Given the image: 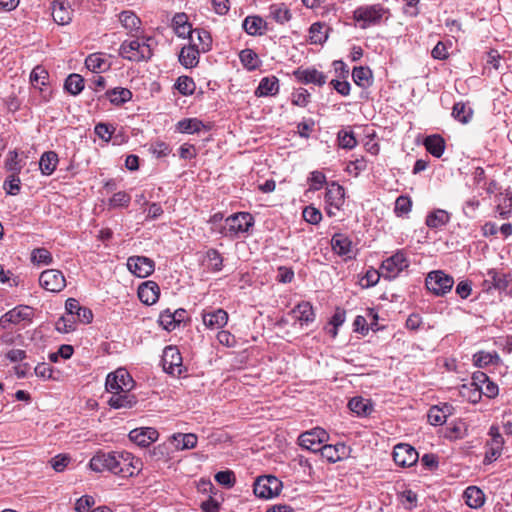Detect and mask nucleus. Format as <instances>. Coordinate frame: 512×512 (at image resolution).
Here are the masks:
<instances>
[{
  "mask_svg": "<svg viewBox=\"0 0 512 512\" xmlns=\"http://www.w3.org/2000/svg\"><path fill=\"white\" fill-rule=\"evenodd\" d=\"M142 462L127 451H97L89 461L92 471L110 472L121 477H132L142 470Z\"/></svg>",
  "mask_w": 512,
  "mask_h": 512,
  "instance_id": "f257e3e1",
  "label": "nucleus"
},
{
  "mask_svg": "<svg viewBox=\"0 0 512 512\" xmlns=\"http://www.w3.org/2000/svg\"><path fill=\"white\" fill-rule=\"evenodd\" d=\"M388 15L389 10L380 4L361 6L354 10V26L359 25L365 29L378 25L383 18L387 19Z\"/></svg>",
  "mask_w": 512,
  "mask_h": 512,
  "instance_id": "f03ea898",
  "label": "nucleus"
},
{
  "mask_svg": "<svg viewBox=\"0 0 512 512\" xmlns=\"http://www.w3.org/2000/svg\"><path fill=\"white\" fill-rule=\"evenodd\" d=\"M254 225V218L248 212H239L230 215L225 220V226L223 228V234L228 237L236 238L240 234L248 232V230Z\"/></svg>",
  "mask_w": 512,
  "mask_h": 512,
  "instance_id": "7ed1b4c3",
  "label": "nucleus"
},
{
  "mask_svg": "<svg viewBox=\"0 0 512 512\" xmlns=\"http://www.w3.org/2000/svg\"><path fill=\"white\" fill-rule=\"evenodd\" d=\"M120 55L127 60L139 62L150 59L152 50L149 44L136 39L124 41L120 46Z\"/></svg>",
  "mask_w": 512,
  "mask_h": 512,
  "instance_id": "20e7f679",
  "label": "nucleus"
},
{
  "mask_svg": "<svg viewBox=\"0 0 512 512\" xmlns=\"http://www.w3.org/2000/svg\"><path fill=\"white\" fill-rule=\"evenodd\" d=\"M282 488V482L275 476H261L254 483V494L262 499L277 496Z\"/></svg>",
  "mask_w": 512,
  "mask_h": 512,
  "instance_id": "39448f33",
  "label": "nucleus"
},
{
  "mask_svg": "<svg viewBox=\"0 0 512 512\" xmlns=\"http://www.w3.org/2000/svg\"><path fill=\"white\" fill-rule=\"evenodd\" d=\"M329 436L327 432L320 428L316 427L309 431L302 433L299 436V445L312 452H321L324 445L323 443L328 440Z\"/></svg>",
  "mask_w": 512,
  "mask_h": 512,
  "instance_id": "423d86ee",
  "label": "nucleus"
},
{
  "mask_svg": "<svg viewBox=\"0 0 512 512\" xmlns=\"http://www.w3.org/2000/svg\"><path fill=\"white\" fill-rule=\"evenodd\" d=\"M409 266L408 260L402 251H398L382 262L381 274L385 279H394L400 272Z\"/></svg>",
  "mask_w": 512,
  "mask_h": 512,
  "instance_id": "0eeeda50",
  "label": "nucleus"
},
{
  "mask_svg": "<svg viewBox=\"0 0 512 512\" xmlns=\"http://www.w3.org/2000/svg\"><path fill=\"white\" fill-rule=\"evenodd\" d=\"M471 385L475 387L478 399L481 397V394L488 398H495L499 393L498 385L491 381L487 374L482 371L473 373Z\"/></svg>",
  "mask_w": 512,
  "mask_h": 512,
  "instance_id": "6e6552de",
  "label": "nucleus"
},
{
  "mask_svg": "<svg viewBox=\"0 0 512 512\" xmlns=\"http://www.w3.org/2000/svg\"><path fill=\"white\" fill-rule=\"evenodd\" d=\"M419 454L416 449L406 443H399L394 446L393 460L400 467H411L417 463Z\"/></svg>",
  "mask_w": 512,
  "mask_h": 512,
  "instance_id": "1a4fd4ad",
  "label": "nucleus"
},
{
  "mask_svg": "<svg viewBox=\"0 0 512 512\" xmlns=\"http://www.w3.org/2000/svg\"><path fill=\"white\" fill-rule=\"evenodd\" d=\"M33 308L26 305H19L6 312L0 318V326L6 329L10 324H19L23 321H31Z\"/></svg>",
  "mask_w": 512,
  "mask_h": 512,
  "instance_id": "9d476101",
  "label": "nucleus"
},
{
  "mask_svg": "<svg viewBox=\"0 0 512 512\" xmlns=\"http://www.w3.org/2000/svg\"><path fill=\"white\" fill-rule=\"evenodd\" d=\"M134 381L125 369H117L115 372L108 374L106 378V390L114 392V390H131Z\"/></svg>",
  "mask_w": 512,
  "mask_h": 512,
  "instance_id": "9b49d317",
  "label": "nucleus"
},
{
  "mask_svg": "<svg viewBox=\"0 0 512 512\" xmlns=\"http://www.w3.org/2000/svg\"><path fill=\"white\" fill-rule=\"evenodd\" d=\"M162 363L165 372L171 375H181L182 356L176 347L168 346L164 349Z\"/></svg>",
  "mask_w": 512,
  "mask_h": 512,
  "instance_id": "f8f14e48",
  "label": "nucleus"
},
{
  "mask_svg": "<svg viewBox=\"0 0 512 512\" xmlns=\"http://www.w3.org/2000/svg\"><path fill=\"white\" fill-rule=\"evenodd\" d=\"M129 271L139 278L148 277L154 271V261L145 256H131L127 260Z\"/></svg>",
  "mask_w": 512,
  "mask_h": 512,
  "instance_id": "ddd939ff",
  "label": "nucleus"
},
{
  "mask_svg": "<svg viewBox=\"0 0 512 512\" xmlns=\"http://www.w3.org/2000/svg\"><path fill=\"white\" fill-rule=\"evenodd\" d=\"M378 313L373 308H367L366 315H358L354 319V332L366 335L369 329L378 330Z\"/></svg>",
  "mask_w": 512,
  "mask_h": 512,
  "instance_id": "4468645a",
  "label": "nucleus"
},
{
  "mask_svg": "<svg viewBox=\"0 0 512 512\" xmlns=\"http://www.w3.org/2000/svg\"><path fill=\"white\" fill-rule=\"evenodd\" d=\"M128 436L138 446L147 447L158 439L159 433L155 428L142 427L133 429Z\"/></svg>",
  "mask_w": 512,
  "mask_h": 512,
  "instance_id": "2eb2a0df",
  "label": "nucleus"
},
{
  "mask_svg": "<svg viewBox=\"0 0 512 512\" xmlns=\"http://www.w3.org/2000/svg\"><path fill=\"white\" fill-rule=\"evenodd\" d=\"M41 288H65L66 280L60 270L48 269L39 276Z\"/></svg>",
  "mask_w": 512,
  "mask_h": 512,
  "instance_id": "dca6fc26",
  "label": "nucleus"
},
{
  "mask_svg": "<svg viewBox=\"0 0 512 512\" xmlns=\"http://www.w3.org/2000/svg\"><path fill=\"white\" fill-rule=\"evenodd\" d=\"M51 15L57 24L67 25L72 20L73 10L65 1L55 0L51 4Z\"/></svg>",
  "mask_w": 512,
  "mask_h": 512,
  "instance_id": "f3484780",
  "label": "nucleus"
},
{
  "mask_svg": "<svg viewBox=\"0 0 512 512\" xmlns=\"http://www.w3.org/2000/svg\"><path fill=\"white\" fill-rule=\"evenodd\" d=\"M454 279L443 270H434L428 273L425 279V288H453Z\"/></svg>",
  "mask_w": 512,
  "mask_h": 512,
  "instance_id": "a211bd4d",
  "label": "nucleus"
},
{
  "mask_svg": "<svg viewBox=\"0 0 512 512\" xmlns=\"http://www.w3.org/2000/svg\"><path fill=\"white\" fill-rule=\"evenodd\" d=\"M66 311L73 315L79 322L89 324L93 320V313L89 308L82 307L78 300L69 298L65 303Z\"/></svg>",
  "mask_w": 512,
  "mask_h": 512,
  "instance_id": "6ab92c4d",
  "label": "nucleus"
},
{
  "mask_svg": "<svg viewBox=\"0 0 512 512\" xmlns=\"http://www.w3.org/2000/svg\"><path fill=\"white\" fill-rule=\"evenodd\" d=\"M373 83V74L369 67H354V84L362 88L360 97L366 99L368 97L367 89Z\"/></svg>",
  "mask_w": 512,
  "mask_h": 512,
  "instance_id": "aec40b11",
  "label": "nucleus"
},
{
  "mask_svg": "<svg viewBox=\"0 0 512 512\" xmlns=\"http://www.w3.org/2000/svg\"><path fill=\"white\" fill-rule=\"evenodd\" d=\"M110 393L112 396L110 397L108 403L115 409L131 408L137 402L135 395L131 394L130 390H114V392Z\"/></svg>",
  "mask_w": 512,
  "mask_h": 512,
  "instance_id": "412c9836",
  "label": "nucleus"
},
{
  "mask_svg": "<svg viewBox=\"0 0 512 512\" xmlns=\"http://www.w3.org/2000/svg\"><path fill=\"white\" fill-rule=\"evenodd\" d=\"M48 78V72L41 66H36L30 74V82L32 86L40 90L45 101H49L51 97V91L42 88V86L47 84Z\"/></svg>",
  "mask_w": 512,
  "mask_h": 512,
  "instance_id": "4be33fe9",
  "label": "nucleus"
},
{
  "mask_svg": "<svg viewBox=\"0 0 512 512\" xmlns=\"http://www.w3.org/2000/svg\"><path fill=\"white\" fill-rule=\"evenodd\" d=\"M351 447L343 443L336 445H324L321 455L330 462L340 461L350 455Z\"/></svg>",
  "mask_w": 512,
  "mask_h": 512,
  "instance_id": "5701e85b",
  "label": "nucleus"
},
{
  "mask_svg": "<svg viewBox=\"0 0 512 512\" xmlns=\"http://www.w3.org/2000/svg\"><path fill=\"white\" fill-rule=\"evenodd\" d=\"M293 319L300 324V326L308 325L315 320V314L312 305L309 302H301L291 311Z\"/></svg>",
  "mask_w": 512,
  "mask_h": 512,
  "instance_id": "b1692460",
  "label": "nucleus"
},
{
  "mask_svg": "<svg viewBox=\"0 0 512 512\" xmlns=\"http://www.w3.org/2000/svg\"><path fill=\"white\" fill-rule=\"evenodd\" d=\"M190 45L188 47H183L179 54V61L186 68L194 67L198 64V57L200 49L197 48L196 41L189 40Z\"/></svg>",
  "mask_w": 512,
  "mask_h": 512,
  "instance_id": "393cba45",
  "label": "nucleus"
},
{
  "mask_svg": "<svg viewBox=\"0 0 512 512\" xmlns=\"http://www.w3.org/2000/svg\"><path fill=\"white\" fill-rule=\"evenodd\" d=\"M228 321V314L223 309L208 312L203 314V323L206 327L211 329H219L226 325Z\"/></svg>",
  "mask_w": 512,
  "mask_h": 512,
  "instance_id": "a878e982",
  "label": "nucleus"
},
{
  "mask_svg": "<svg viewBox=\"0 0 512 512\" xmlns=\"http://www.w3.org/2000/svg\"><path fill=\"white\" fill-rule=\"evenodd\" d=\"M172 24L178 37L185 38L188 36L189 40H193L192 28L188 23V17L185 13L175 14L172 19Z\"/></svg>",
  "mask_w": 512,
  "mask_h": 512,
  "instance_id": "bb28decb",
  "label": "nucleus"
},
{
  "mask_svg": "<svg viewBox=\"0 0 512 512\" xmlns=\"http://www.w3.org/2000/svg\"><path fill=\"white\" fill-rule=\"evenodd\" d=\"M466 504L473 509H478L483 506L485 502V495L483 491L476 486H469L463 493Z\"/></svg>",
  "mask_w": 512,
  "mask_h": 512,
  "instance_id": "cd10ccee",
  "label": "nucleus"
},
{
  "mask_svg": "<svg viewBox=\"0 0 512 512\" xmlns=\"http://www.w3.org/2000/svg\"><path fill=\"white\" fill-rule=\"evenodd\" d=\"M242 26L247 34L256 36L264 34L266 22L260 16H247Z\"/></svg>",
  "mask_w": 512,
  "mask_h": 512,
  "instance_id": "c85d7f7f",
  "label": "nucleus"
},
{
  "mask_svg": "<svg viewBox=\"0 0 512 512\" xmlns=\"http://www.w3.org/2000/svg\"><path fill=\"white\" fill-rule=\"evenodd\" d=\"M295 76L305 84L313 83L321 86L326 82L324 74L316 69H298L295 72Z\"/></svg>",
  "mask_w": 512,
  "mask_h": 512,
  "instance_id": "c756f323",
  "label": "nucleus"
},
{
  "mask_svg": "<svg viewBox=\"0 0 512 512\" xmlns=\"http://www.w3.org/2000/svg\"><path fill=\"white\" fill-rule=\"evenodd\" d=\"M375 411L371 399L362 396H354V415L358 417H369Z\"/></svg>",
  "mask_w": 512,
  "mask_h": 512,
  "instance_id": "7c9ffc66",
  "label": "nucleus"
},
{
  "mask_svg": "<svg viewBox=\"0 0 512 512\" xmlns=\"http://www.w3.org/2000/svg\"><path fill=\"white\" fill-rule=\"evenodd\" d=\"M172 444L177 450L193 449L197 445V436L193 433L174 434L172 436Z\"/></svg>",
  "mask_w": 512,
  "mask_h": 512,
  "instance_id": "2f4dec72",
  "label": "nucleus"
},
{
  "mask_svg": "<svg viewBox=\"0 0 512 512\" xmlns=\"http://www.w3.org/2000/svg\"><path fill=\"white\" fill-rule=\"evenodd\" d=\"M279 83L278 79L274 76L272 77H264L257 87L255 94L256 96H269L274 95L278 92Z\"/></svg>",
  "mask_w": 512,
  "mask_h": 512,
  "instance_id": "473e14b6",
  "label": "nucleus"
},
{
  "mask_svg": "<svg viewBox=\"0 0 512 512\" xmlns=\"http://www.w3.org/2000/svg\"><path fill=\"white\" fill-rule=\"evenodd\" d=\"M326 201L339 208L344 203V189L339 184L333 182L328 185L326 192Z\"/></svg>",
  "mask_w": 512,
  "mask_h": 512,
  "instance_id": "72a5a7b5",
  "label": "nucleus"
},
{
  "mask_svg": "<svg viewBox=\"0 0 512 512\" xmlns=\"http://www.w3.org/2000/svg\"><path fill=\"white\" fill-rule=\"evenodd\" d=\"M424 145L427 151L437 158L442 156L445 149L444 139L440 135L428 136L424 141Z\"/></svg>",
  "mask_w": 512,
  "mask_h": 512,
  "instance_id": "f704fd0d",
  "label": "nucleus"
},
{
  "mask_svg": "<svg viewBox=\"0 0 512 512\" xmlns=\"http://www.w3.org/2000/svg\"><path fill=\"white\" fill-rule=\"evenodd\" d=\"M85 66L94 73H101L110 67V64L99 53L90 54L85 60Z\"/></svg>",
  "mask_w": 512,
  "mask_h": 512,
  "instance_id": "c9c22d12",
  "label": "nucleus"
},
{
  "mask_svg": "<svg viewBox=\"0 0 512 512\" xmlns=\"http://www.w3.org/2000/svg\"><path fill=\"white\" fill-rule=\"evenodd\" d=\"M58 156L54 151L45 152L39 161V168L44 175H51L57 166Z\"/></svg>",
  "mask_w": 512,
  "mask_h": 512,
  "instance_id": "e433bc0d",
  "label": "nucleus"
},
{
  "mask_svg": "<svg viewBox=\"0 0 512 512\" xmlns=\"http://www.w3.org/2000/svg\"><path fill=\"white\" fill-rule=\"evenodd\" d=\"M105 96L110 100V102L114 105H122L132 98V92L127 88H114L108 90L105 93Z\"/></svg>",
  "mask_w": 512,
  "mask_h": 512,
  "instance_id": "4c0bfd02",
  "label": "nucleus"
},
{
  "mask_svg": "<svg viewBox=\"0 0 512 512\" xmlns=\"http://www.w3.org/2000/svg\"><path fill=\"white\" fill-rule=\"evenodd\" d=\"M331 245L335 253L346 256L350 252L352 241L345 235L336 233L332 237Z\"/></svg>",
  "mask_w": 512,
  "mask_h": 512,
  "instance_id": "58836bf2",
  "label": "nucleus"
},
{
  "mask_svg": "<svg viewBox=\"0 0 512 512\" xmlns=\"http://www.w3.org/2000/svg\"><path fill=\"white\" fill-rule=\"evenodd\" d=\"M65 90L71 95H78L84 89V78L76 73L70 74L64 83Z\"/></svg>",
  "mask_w": 512,
  "mask_h": 512,
  "instance_id": "ea45409f",
  "label": "nucleus"
},
{
  "mask_svg": "<svg viewBox=\"0 0 512 512\" xmlns=\"http://www.w3.org/2000/svg\"><path fill=\"white\" fill-rule=\"evenodd\" d=\"M204 127V123L197 118H187L177 123V130L187 134L198 133Z\"/></svg>",
  "mask_w": 512,
  "mask_h": 512,
  "instance_id": "a19ab883",
  "label": "nucleus"
},
{
  "mask_svg": "<svg viewBox=\"0 0 512 512\" xmlns=\"http://www.w3.org/2000/svg\"><path fill=\"white\" fill-rule=\"evenodd\" d=\"M328 29L320 22L313 23L309 29V39L312 44H323L328 37Z\"/></svg>",
  "mask_w": 512,
  "mask_h": 512,
  "instance_id": "79ce46f5",
  "label": "nucleus"
},
{
  "mask_svg": "<svg viewBox=\"0 0 512 512\" xmlns=\"http://www.w3.org/2000/svg\"><path fill=\"white\" fill-rule=\"evenodd\" d=\"M119 21L130 32L139 30L141 24L140 18L132 11L121 12L119 14Z\"/></svg>",
  "mask_w": 512,
  "mask_h": 512,
  "instance_id": "37998d69",
  "label": "nucleus"
},
{
  "mask_svg": "<svg viewBox=\"0 0 512 512\" xmlns=\"http://www.w3.org/2000/svg\"><path fill=\"white\" fill-rule=\"evenodd\" d=\"M474 364L477 367H486L490 364H499L501 359L496 352L490 353L485 351H480L473 356Z\"/></svg>",
  "mask_w": 512,
  "mask_h": 512,
  "instance_id": "c03bdc74",
  "label": "nucleus"
},
{
  "mask_svg": "<svg viewBox=\"0 0 512 512\" xmlns=\"http://www.w3.org/2000/svg\"><path fill=\"white\" fill-rule=\"evenodd\" d=\"M192 33L193 39L197 43V48H199L201 52L209 51L212 44L210 33L204 29H192Z\"/></svg>",
  "mask_w": 512,
  "mask_h": 512,
  "instance_id": "a18cd8bd",
  "label": "nucleus"
},
{
  "mask_svg": "<svg viewBox=\"0 0 512 512\" xmlns=\"http://www.w3.org/2000/svg\"><path fill=\"white\" fill-rule=\"evenodd\" d=\"M450 216L445 210H436L426 218V225L430 228H439L449 222Z\"/></svg>",
  "mask_w": 512,
  "mask_h": 512,
  "instance_id": "49530a36",
  "label": "nucleus"
},
{
  "mask_svg": "<svg viewBox=\"0 0 512 512\" xmlns=\"http://www.w3.org/2000/svg\"><path fill=\"white\" fill-rule=\"evenodd\" d=\"M472 114V109L462 102H457L453 106L452 115L461 123H468L472 117Z\"/></svg>",
  "mask_w": 512,
  "mask_h": 512,
  "instance_id": "de8ad7c7",
  "label": "nucleus"
},
{
  "mask_svg": "<svg viewBox=\"0 0 512 512\" xmlns=\"http://www.w3.org/2000/svg\"><path fill=\"white\" fill-rule=\"evenodd\" d=\"M272 18L280 24H284L291 19L290 10L284 4H276L270 7Z\"/></svg>",
  "mask_w": 512,
  "mask_h": 512,
  "instance_id": "09e8293b",
  "label": "nucleus"
},
{
  "mask_svg": "<svg viewBox=\"0 0 512 512\" xmlns=\"http://www.w3.org/2000/svg\"><path fill=\"white\" fill-rule=\"evenodd\" d=\"M78 320L69 312L65 316H62L56 322V329L61 333H69L76 329V322Z\"/></svg>",
  "mask_w": 512,
  "mask_h": 512,
  "instance_id": "8fccbe9b",
  "label": "nucleus"
},
{
  "mask_svg": "<svg viewBox=\"0 0 512 512\" xmlns=\"http://www.w3.org/2000/svg\"><path fill=\"white\" fill-rule=\"evenodd\" d=\"M176 89L182 95H192L195 91L196 85L191 77L180 76L175 84Z\"/></svg>",
  "mask_w": 512,
  "mask_h": 512,
  "instance_id": "3c124183",
  "label": "nucleus"
},
{
  "mask_svg": "<svg viewBox=\"0 0 512 512\" xmlns=\"http://www.w3.org/2000/svg\"><path fill=\"white\" fill-rule=\"evenodd\" d=\"M31 261L37 265H49L53 258L51 253L45 248H36L31 253Z\"/></svg>",
  "mask_w": 512,
  "mask_h": 512,
  "instance_id": "603ef678",
  "label": "nucleus"
},
{
  "mask_svg": "<svg viewBox=\"0 0 512 512\" xmlns=\"http://www.w3.org/2000/svg\"><path fill=\"white\" fill-rule=\"evenodd\" d=\"M178 311L174 314L168 310L160 314L159 323L167 331H173L180 323V320L176 318Z\"/></svg>",
  "mask_w": 512,
  "mask_h": 512,
  "instance_id": "864d4df0",
  "label": "nucleus"
},
{
  "mask_svg": "<svg viewBox=\"0 0 512 512\" xmlns=\"http://www.w3.org/2000/svg\"><path fill=\"white\" fill-rule=\"evenodd\" d=\"M239 58L242 64L249 70H254L258 67L257 54L251 49H244L240 52Z\"/></svg>",
  "mask_w": 512,
  "mask_h": 512,
  "instance_id": "5fc2aeb1",
  "label": "nucleus"
},
{
  "mask_svg": "<svg viewBox=\"0 0 512 512\" xmlns=\"http://www.w3.org/2000/svg\"><path fill=\"white\" fill-rule=\"evenodd\" d=\"M94 132L100 139L109 142L115 132V127L112 124L100 122L96 124Z\"/></svg>",
  "mask_w": 512,
  "mask_h": 512,
  "instance_id": "6e6d98bb",
  "label": "nucleus"
},
{
  "mask_svg": "<svg viewBox=\"0 0 512 512\" xmlns=\"http://www.w3.org/2000/svg\"><path fill=\"white\" fill-rule=\"evenodd\" d=\"M207 266L214 270L219 271L222 268L223 258L216 249H209L206 253Z\"/></svg>",
  "mask_w": 512,
  "mask_h": 512,
  "instance_id": "4d7b16f0",
  "label": "nucleus"
},
{
  "mask_svg": "<svg viewBox=\"0 0 512 512\" xmlns=\"http://www.w3.org/2000/svg\"><path fill=\"white\" fill-rule=\"evenodd\" d=\"M21 181L18 174H11L3 184L4 190L9 195H17L21 189Z\"/></svg>",
  "mask_w": 512,
  "mask_h": 512,
  "instance_id": "13d9d810",
  "label": "nucleus"
},
{
  "mask_svg": "<svg viewBox=\"0 0 512 512\" xmlns=\"http://www.w3.org/2000/svg\"><path fill=\"white\" fill-rule=\"evenodd\" d=\"M412 201L408 196H399L395 201L394 211L397 216H403L411 211Z\"/></svg>",
  "mask_w": 512,
  "mask_h": 512,
  "instance_id": "bf43d9fd",
  "label": "nucleus"
},
{
  "mask_svg": "<svg viewBox=\"0 0 512 512\" xmlns=\"http://www.w3.org/2000/svg\"><path fill=\"white\" fill-rule=\"evenodd\" d=\"M139 300L146 305L155 304L160 296V290H136Z\"/></svg>",
  "mask_w": 512,
  "mask_h": 512,
  "instance_id": "052dcab7",
  "label": "nucleus"
},
{
  "mask_svg": "<svg viewBox=\"0 0 512 512\" xmlns=\"http://www.w3.org/2000/svg\"><path fill=\"white\" fill-rule=\"evenodd\" d=\"M5 167L12 174L20 173V171L22 169V165L20 164V161L18 160V153L16 151H10L8 153L6 161H5Z\"/></svg>",
  "mask_w": 512,
  "mask_h": 512,
  "instance_id": "680f3d73",
  "label": "nucleus"
},
{
  "mask_svg": "<svg viewBox=\"0 0 512 512\" xmlns=\"http://www.w3.org/2000/svg\"><path fill=\"white\" fill-rule=\"evenodd\" d=\"M428 421L431 425L438 426L446 422L443 411L440 410V406H432L428 411Z\"/></svg>",
  "mask_w": 512,
  "mask_h": 512,
  "instance_id": "e2e57ef3",
  "label": "nucleus"
},
{
  "mask_svg": "<svg viewBox=\"0 0 512 512\" xmlns=\"http://www.w3.org/2000/svg\"><path fill=\"white\" fill-rule=\"evenodd\" d=\"M302 215L306 222L313 225L318 224L322 219V213L320 212V210L312 206L305 207Z\"/></svg>",
  "mask_w": 512,
  "mask_h": 512,
  "instance_id": "0e129e2a",
  "label": "nucleus"
},
{
  "mask_svg": "<svg viewBox=\"0 0 512 512\" xmlns=\"http://www.w3.org/2000/svg\"><path fill=\"white\" fill-rule=\"evenodd\" d=\"M382 277L381 269L379 271L370 270L367 271L365 277H363L360 281V285L362 288H368L370 286H374L377 284L378 280Z\"/></svg>",
  "mask_w": 512,
  "mask_h": 512,
  "instance_id": "69168bd1",
  "label": "nucleus"
},
{
  "mask_svg": "<svg viewBox=\"0 0 512 512\" xmlns=\"http://www.w3.org/2000/svg\"><path fill=\"white\" fill-rule=\"evenodd\" d=\"M131 197L126 192H117L110 199V206L112 207H127L130 203Z\"/></svg>",
  "mask_w": 512,
  "mask_h": 512,
  "instance_id": "338daca9",
  "label": "nucleus"
},
{
  "mask_svg": "<svg viewBox=\"0 0 512 512\" xmlns=\"http://www.w3.org/2000/svg\"><path fill=\"white\" fill-rule=\"evenodd\" d=\"M94 504L95 501L92 496L84 495L77 500L75 510L77 512H88Z\"/></svg>",
  "mask_w": 512,
  "mask_h": 512,
  "instance_id": "774afa93",
  "label": "nucleus"
}]
</instances>
